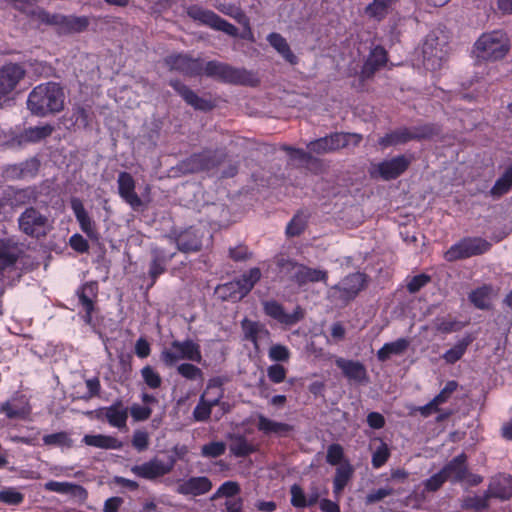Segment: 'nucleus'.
<instances>
[{
    "label": "nucleus",
    "mask_w": 512,
    "mask_h": 512,
    "mask_svg": "<svg viewBox=\"0 0 512 512\" xmlns=\"http://www.w3.org/2000/svg\"><path fill=\"white\" fill-rule=\"evenodd\" d=\"M478 57L496 61L505 57L509 51L506 34L500 30L484 33L475 43Z\"/></svg>",
    "instance_id": "5"
},
{
    "label": "nucleus",
    "mask_w": 512,
    "mask_h": 512,
    "mask_svg": "<svg viewBox=\"0 0 512 512\" xmlns=\"http://www.w3.org/2000/svg\"><path fill=\"white\" fill-rule=\"evenodd\" d=\"M176 461L177 458L172 455L168 457L167 462L154 457L140 465L132 466L131 472L139 478L154 481L169 474L173 470Z\"/></svg>",
    "instance_id": "11"
},
{
    "label": "nucleus",
    "mask_w": 512,
    "mask_h": 512,
    "mask_svg": "<svg viewBox=\"0 0 512 512\" xmlns=\"http://www.w3.org/2000/svg\"><path fill=\"white\" fill-rule=\"evenodd\" d=\"M512 190V163L506 167L489 191L494 199H499Z\"/></svg>",
    "instance_id": "35"
},
{
    "label": "nucleus",
    "mask_w": 512,
    "mask_h": 512,
    "mask_svg": "<svg viewBox=\"0 0 512 512\" xmlns=\"http://www.w3.org/2000/svg\"><path fill=\"white\" fill-rule=\"evenodd\" d=\"M367 285V276L361 272H355L347 275L340 284L333 287L339 292V298L342 301L349 302L353 300Z\"/></svg>",
    "instance_id": "15"
},
{
    "label": "nucleus",
    "mask_w": 512,
    "mask_h": 512,
    "mask_svg": "<svg viewBox=\"0 0 512 512\" xmlns=\"http://www.w3.org/2000/svg\"><path fill=\"white\" fill-rule=\"evenodd\" d=\"M213 487L211 480L206 476H193L182 480L176 487V492L184 496H202L207 494Z\"/></svg>",
    "instance_id": "21"
},
{
    "label": "nucleus",
    "mask_w": 512,
    "mask_h": 512,
    "mask_svg": "<svg viewBox=\"0 0 512 512\" xmlns=\"http://www.w3.org/2000/svg\"><path fill=\"white\" fill-rule=\"evenodd\" d=\"M227 157L224 149L203 148L191 154L178 164V170L183 174H197L218 168Z\"/></svg>",
    "instance_id": "2"
},
{
    "label": "nucleus",
    "mask_w": 512,
    "mask_h": 512,
    "mask_svg": "<svg viewBox=\"0 0 512 512\" xmlns=\"http://www.w3.org/2000/svg\"><path fill=\"white\" fill-rule=\"evenodd\" d=\"M387 61L388 55L384 47L380 45L374 47L361 68L359 74L360 81L365 82L372 79L375 73L386 65Z\"/></svg>",
    "instance_id": "18"
},
{
    "label": "nucleus",
    "mask_w": 512,
    "mask_h": 512,
    "mask_svg": "<svg viewBox=\"0 0 512 512\" xmlns=\"http://www.w3.org/2000/svg\"><path fill=\"white\" fill-rule=\"evenodd\" d=\"M45 490L57 492L61 494H70L79 499L87 498V490L78 484H73L69 482H57V481H49L44 485Z\"/></svg>",
    "instance_id": "32"
},
{
    "label": "nucleus",
    "mask_w": 512,
    "mask_h": 512,
    "mask_svg": "<svg viewBox=\"0 0 512 512\" xmlns=\"http://www.w3.org/2000/svg\"><path fill=\"white\" fill-rule=\"evenodd\" d=\"M216 8L221 13L234 18L238 23L249 26V19L241 8L233 4H220Z\"/></svg>",
    "instance_id": "49"
},
{
    "label": "nucleus",
    "mask_w": 512,
    "mask_h": 512,
    "mask_svg": "<svg viewBox=\"0 0 512 512\" xmlns=\"http://www.w3.org/2000/svg\"><path fill=\"white\" fill-rule=\"evenodd\" d=\"M408 345L409 342L404 338L397 339L394 342L386 343L382 348L378 350L377 358L379 361L384 362L388 360L392 355H401L406 351Z\"/></svg>",
    "instance_id": "40"
},
{
    "label": "nucleus",
    "mask_w": 512,
    "mask_h": 512,
    "mask_svg": "<svg viewBox=\"0 0 512 512\" xmlns=\"http://www.w3.org/2000/svg\"><path fill=\"white\" fill-rule=\"evenodd\" d=\"M98 294V284L95 281L86 282L78 290L77 295L79 302L82 305L85 312L94 311L95 305L94 300Z\"/></svg>",
    "instance_id": "36"
},
{
    "label": "nucleus",
    "mask_w": 512,
    "mask_h": 512,
    "mask_svg": "<svg viewBox=\"0 0 512 512\" xmlns=\"http://www.w3.org/2000/svg\"><path fill=\"white\" fill-rule=\"evenodd\" d=\"M43 442L47 446H60L70 448L73 445L72 439L64 431L45 435L43 437Z\"/></svg>",
    "instance_id": "50"
},
{
    "label": "nucleus",
    "mask_w": 512,
    "mask_h": 512,
    "mask_svg": "<svg viewBox=\"0 0 512 512\" xmlns=\"http://www.w3.org/2000/svg\"><path fill=\"white\" fill-rule=\"evenodd\" d=\"M410 141V128L400 127L379 138L378 145L385 149L391 146L406 144Z\"/></svg>",
    "instance_id": "34"
},
{
    "label": "nucleus",
    "mask_w": 512,
    "mask_h": 512,
    "mask_svg": "<svg viewBox=\"0 0 512 512\" xmlns=\"http://www.w3.org/2000/svg\"><path fill=\"white\" fill-rule=\"evenodd\" d=\"M354 474V467L350 464L348 460H345L341 463L335 472V476L333 479V493L336 497L342 493L348 482L352 479Z\"/></svg>",
    "instance_id": "31"
},
{
    "label": "nucleus",
    "mask_w": 512,
    "mask_h": 512,
    "mask_svg": "<svg viewBox=\"0 0 512 512\" xmlns=\"http://www.w3.org/2000/svg\"><path fill=\"white\" fill-rule=\"evenodd\" d=\"M48 218L36 208L30 206L18 218V226L25 235L40 238L46 236Z\"/></svg>",
    "instance_id": "12"
},
{
    "label": "nucleus",
    "mask_w": 512,
    "mask_h": 512,
    "mask_svg": "<svg viewBox=\"0 0 512 512\" xmlns=\"http://www.w3.org/2000/svg\"><path fill=\"white\" fill-rule=\"evenodd\" d=\"M141 376L145 384L151 389H157L162 384L161 376L150 365L141 369Z\"/></svg>",
    "instance_id": "54"
},
{
    "label": "nucleus",
    "mask_w": 512,
    "mask_h": 512,
    "mask_svg": "<svg viewBox=\"0 0 512 512\" xmlns=\"http://www.w3.org/2000/svg\"><path fill=\"white\" fill-rule=\"evenodd\" d=\"M261 270L257 267L251 268L248 272L244 273L238 281L243 286V292H246L248 294L255 284L260 280L261 278Z\"/></svg>",
    "instance_id": "51"
},
{
    "label": "nucleus",
    "mask_w": 512,
    "mask_h": 512,
    "mask_svg": "<svg viewBox=\"0 0 512 512\" xmlns=\"http://www.w3.org/2000/svg\"><path fill=\"white\" fill-rule=\"evenodd\" d=\"M411 159L405 155H398L389 160H384L375 166V171L371 172L374 176L375 173L385 180L390 181L401 176L410 166Z\"/></svg>",
    "instance_id": "14"
},
{
    "label": "nucleus",
    "mask_w": 512,
    "mask_h": 512,
    "mask_svg": "<svg viewBox=\"0 0 512 512\" xmlns=\"http://www.w3.org/2000/svg\"><path fill=\"white\" fill-rule=\"evenodd\" d=\"M241 327L244 333V339L251 341L256 347L258 344V335L260 333H264L265 335L269 334V331L264 327V325L256 321H251L247 318L241 322Z\"/></svg>",
    "instance_id": "45"
},
{
    "label": "nucleus",
    "mask_w": 512,
    "mask_h": 512,
    "mask_svg": "<svg viewBox=\"0 0 512 512\" xmlns=\"http://www.w3.org/2000/svg\"><path fill=\"white\" fill-rule=\"evenodd\" d=\"M70 206L73 213L78 221L81 230L90 238L97 237V231L95 229V223L88 215L83 202L80 198L72 197L70 199Z\"/></svg>",
    "instance_id": "27"
},
{
    "label": "nucleus",
    "mask_w": 512,
    "mask_h": 512,
    "mask_svg": "<svg viewBox=\"0 0 512 512\" xmlns=\"http://www.w3.org/2000/svg\"><path fill=\"white\" fill-rule=\"evenodd\" d=\"M240 492V485L235 481L224 482L211 497L216 500L220 497L232 498Z\"/></svg>",
    "instance_id": "53"
},
{
    "label": "nucleus",
    "mask_w": 512,
    "mask_h": 512,
    "mask_svg": "<svg viewBox=\"0 0 512 512\" xmlns=\"http://www.w3.org/2000/svg\"><path fill=\"white\" fill-rule=\"evenodd\" d=\"M151 261L149 263L148 276L152 280L153 285L158 277L167 270L168 262L175 256V252L167 254L162 248L153 247L150 251Z\"/></svg>",
    "instance_id": "24"
},
{
    "label": "nucleus",
    "mask_w": 512,
    "mask_h": 512,
    "mask_svg": "<svg viewBox=\"0 0 512 512\" xmlns=\"http://www.w3.org/2000/svg\"><path fill=\"white\" fill-rule=\"evenodd\" d=\"M229 448L231 453L236 457H246L254 452L253 446L248 443L247 439L242 435L234 436Z\"/></svg>",
    "instance_id": "48"
},
{
    "label": "nucleus",
    "mask_w": 512,
    "mask_h": 512,
    "mask_svg": "<svg viewBox=\"0 0 512 512\" xmlns=\"http://www.w3.org/2000/svg\"><path fill=\"white\" fill-rule=\"evenodd\" d=\"M212 410L204 399V394L201 395L198 404L193 410V418L198 422H207L210 419Z\"/></svg>",
    "instance_id": "58"
},
{
    "label": "nucleus",
    "mask_w": 512,
    "mask_h": 512,
    "mask_svg": "<svg viewBox=\"0 0 512 512\" xmlns=\"http://www.w3.org/2000/svg\"><path fill=\"white\" fill-rule=\"evenodd\" d=\"M458 388V382L455 380L448 381L445 385V387L437 394L433 399L434 403L438 406L441 404L446 403L451 395L457 390Z\"/></svg>",
    "instance_id": "63"
},
{
    "label": "nucleus",
    "mask_w": 512,
    "mask_h": 512,
    "mask_svg": "<svg viewBox=\"0 0 512 512\" xmlns=\"http://www.w3.org/2000/svg\"><path fill=\"white\" fill-rule=\"evenodd\" d=\"M344 449L338 443H333L328 446L326 454V462L332 466L340 465L343 463Z\"/></svg>",
    "instance_id": "56"
},
{
    "label": "nucleus",
    "mask_w": 512,
    "mask_h": 512,
    "mask_svg": "<svg viewBox=\"0 0 512 512\" xmlns=\"http://www.w3.org/2000/svg\"><path fill=\"white\" fill-rule=\"evenodd\" d=\"M491 244L482 238H464L451 246L444 254L447 261L453 262L459 259L469 258L475 255H481L487 252Z\"/></svg>",
    "instance_id": "10"
},
{
    "label": "nucleus",
    "mask_w": 512,
    "mask_h": 512,
    "mask_svg": "<svg viewBox=\"0 0 512 512\" xmlns=\"http://www.w3.org/2000/svg\"><path fill=\"white\" fill-rule=\"evenodd\" d=\"M160 359L166 366L171 367L181 359L201 363L203 358L200 345L192 339H186L184 341H172L171 348L164 349L161 352Z\"/></svg>",
    "instance_id": "6"
},
{
    "label": "nucleus",
    "mask_w": 512,
    "mask_h": 512,
    "mask_svg": "<svg viewBox=\"0 0 512 512\" xmlns=\"http://www.w3.org/2000/svg\"><path fill=\"white\" fill-rule=\"evenodd\" d=\"M203 73L207 77L229 84L254 86L257 82L254 75L246 69L235 68L216 60L208 61L203 66Z\"/></svg>",
    "instance_id": "4"
},
{
    "label": "nucleus",
    "mask_w": 512,
    "mask_h": 512,
    "mask_svg": "<svg viewBox=\"0 0 512 512\" xmlns=\"http://www.w3.org/2000/svg\"><path fill=\"white\" fill-rule=\"evenodd\" d=\"M390 457V451L386 443H381V445L376 449V451L372 455V466L374 468L382 467Z\"/></svg>",
    "instance_id": "64"
},
{
    "label": "nucleus",
    "mask_w": 512,
    "mask_h": 512,
    "mask_svg": "<svg viewBox=\"0 0 512 512\" xmlns=\"http://www.w3.org/2000/svg\"><path fill=\"white\" fill-rule=\"evenodd\" d=\"M327 279L328 272L326 270L311 268L304 264L298 266L297 272L291 275V281L299 287L305 286L308 283L326 282Z\"/></svg>",
    "instance_id": "26"
},
{
    "label": "nucleus",
    "mask_w": 512,
    "mask_h": 512,
    "mask_svg": "<svg viewBox=\"0 0 512 512\" xmlns=\"http://www.w3.org/2000/svg\"><path fill=\"white\" fill-rule=\"evenodd\" d=\"M117 184L120 197L130 205L134 211H138L144 206L142 199L135 192V180L130 173L125 171L120 172Z\"/></svg>",
    "instance_id": "17"
},
{
    "label": "nucleus",
    "mask_w": 512,
    "mask_h": 512,
    "mask_svg": "<svg viewBox=\"0 0 512 512\" xmlns=\"http://www.w3.org/2000/svg\"><path fill=\"white\" fill-rule=\"evenodd\" d=\"M83 442L88 446L102 449H121L123 444L120 440L108 435H85Z\"/></svg>",
    "instance_id": "38"
},
{
    "label": "nucleus",
    "mask_w": 512,
    "mask_h": 512,
    "mask_svg": "<svg viewBox=\"0 0 512 512\" xmlns=\"http://www.w3.org/2000/svg\"><path fill=\"white\" fill-rule=\"evenodd\" d=\"M23 253L20 244L12 238H0V264L2 269L13 266Z\"/></svg>",
    "instance_id": "28"
},
{
    "label": "nucleus",
    "mask_w": 512,
    "mask_h": 512,
    "mask_svg": "<svg viewBox=\"0 0 512 512\" xmlns=\"http://www.w3.org/2000/svg\"><path fill=\"white\" fill-rule=\"evenodd\" d=\"M473 342V337L468 334L459 340L452 348L443 354V359L446 363L454 364L462 358L468 346Z\"/></svg>",
    "instance_id": "44"
},
{
    "label": "nucleus",
    "mask_w": 512,
    "mask_h": 512,
    "mask_svg": "<svg viewBox=\"0 0 512 512\" xmlns=\"http://www.w3.org/2000/svg\"><path fill=\"white\" fill-rule=\"evenodd\" d=\"M442 471L447 481L451 483L464 482L468 474V456L464 452L455 456L443 466Z\"/></svg>",
    "instance_id": "23"
},
{
    "label": "nucleus",
    "mask_w": 512,
    "mask_h": 512,
    "mask_svg": "<svg viewBox=\"0 0 512 512\" xmlns=\"http://www.w3.org/2000/svg\"><path fill=\"white\" fill-rule=\"evenodd\" d=\"M92 118L93 112L90 106L75 104L71 109V115L68 119L70 125L67 128L74 131L77 129H87L90 127Z\"/></svg>",
    "instance_id": "29"
},
{
    "label": "nucleus",
    "mask_w": 512,
    "mask_h": 512,
    "mask_svg": "<svg viewBox=\"0 0 512 512\" xmlns=\"http://www.w3.org/2000/svg\"><path fill=\"white\" fill-rule=\"evenodd\" d=\"M169 85L195 110L207 112L212 110L215 106L211 100L198 96L193 90L178 79H171L169 81Z\"/></svg>",
    "instance_id": "19"
},
{
    "label": "nucleus",
    "mask_w": 512,
    "mask_h": 512,
    "mask_svg": "<svg viewBox=\"0 0 512 512\" xmlns=\"http://www.w3.org/2000/svg\"><path fill=\"white\" fill-rule=\"evenodd\" d=\"M177 249L185 254L200 252L203 248L204 231L195 226L182 230H172L166 236Z\"/></svg>",
    "instance_id": "8"
},
{
    "label": "nucleus",
    "mask_w": 512,
    "mask_h": 512,
    "mask_svg": "<svg viewBox=\"0 0 512 512\" xmlns=\"http://www.w3.org/2000/svg\"><path fill=\"white\" fill-rule=\"evenodd\" d=\"M257 429L264 434H275L279 437H286L294 430V427L287 423L273 421L264 415H258Z\"/></svg>",
    "instance_id": "30"
},
{
    "label": "nucleus",
    "mask_w": 512,
    "mask_h": 512,
    "mask_svg": "<svg viewBox=\"0 0 512 512\" xmlns=\"http://www.w3.org/2000/svg\"><path fill=\"white\" fill-rule=\"evenodd\" d=\"M97 419H106L108 423L117 428L126 426L128 409L124 407L121 400L115 401L109 407H102L96 411Z\"/></svg>",
    "instance_id": "22"
},
{
    "label": "nucleus",
    "mask_w": 512,
    "mask_h": 512,
    "mask_svg": "<svg viewBox=\"0 0 512 512\" xmlns=\"http://www.w3.org/2000/svg\"><path fill=\"white\" fill-rule=\"evenodd\" d=\"M264 313L277 320L279 323L291 326L298 323L304 317V312L297 306L293 313H286L282 304L276 300H267L262 303Z\"/></svg>",
    "instance_id": "16"
},
{
    "label": "nucleus",
    "mask_w": 512,
    "mask_h": 512,
    "mask_svg": "<svg viewBox=\"0 0 512 512\" xmlns=\"http://www.w3.org/2000/svg\"><path fill=\"white\" fill-rule=\"evenodd\" d=\"M187 15L194 21L206 25L216 31H222L231 37L238 36V28L221 18L215 12L204 9L198 5H191L186 10Z\"/></svg>",
    "instance_id": "9"
},
{
    "label": "nucleus",
    "mask_w": 512,
    "mask_h": 512,
    "mask_svg": "<svg viewBox=\"0 0 512 512\" xmlns=\"http://www.w3.org/2000/svg\"><path fill=\"white\" fill-rule=\"evenodd\" d=\"M65 94L55 82H47L34 87L28 95L27 107L33 115L44 117L63 110Z\"/></svg>",
    "instance_id": "1"
},
{
    "label": "nucleus",
    "mask_w": 512,
    "mask_h": 512,
    "mask_svg": "<svg viewBox=\"0 0 512 512\" xmlns=\"http://www.w3.org/2000/svg\"><path fill=\"white\" fill-rule=\"evenodd\" d=\"M488 288L482 287L472 291L469 294V300L479 309H485L488 307Z\"/></svg>",
    "instance_id": "60"
},
{
    "label": "nucleus",
    "mask_w": 512,
    "mask_h": 512,
    "mask_svg": "<svg viewBox=\"0 0 512 512\" xmlns=\"http://www.w3.org/2000/svg\"><path fill=\"white\" fill-rule=\"evenodd\" d=\"M226 451V445L224 442L216 441L205 444L201 448V455L203 457L217 458L223 455Z\"/></svg>",
    "instance_id": "57"
},
{
    "label": "nucleus",
    "mask_w": 512,
    "mask_h": 512,
    "mask_svg": "<svg viewBox=\"0 0 512 512\" xmlns=\"http://www.w3.org/2000/svg\"><path fill=\"white\" fill-rule=\"evenodd\" d=\"M90 24L87 16L64 15L61 33L73 34L85 31Z\"/></svg>",
    "instance_id": "41"
},
{
    "label": "nucleus",
    "mask_w": 512,
    "mask_h": 512,
    "mask_svg": "<svg viewBox=\"0 0 512 512\" xmlns=\"http://www.w3.org/2000/svg\"><path fill=\"white\" fill-rule=\"evenodd\" d=\"M55 128L51 124L25 128L20 134L16 135L12 141L19 146L27 143H37L52 135Z\"/></svg>",
    "instance_id": "25"
},
{
    "label": "nucleus",
    "mask_w": 512,
    "mask_h": 512,
    "mask_svg": "<svg viewBox=\"0 0 512 512\" xmlns=\"http://www.w3.org/2000/svg\"><path fill=\"white\" fill-rule=\"evenodd\" d=\"M307 215L298 211L286 227V235L289 238L300 236L307 227Z\"/></svg>",
    "instance_id": "46"
},
{
    "label": "nucleus",
    "mask_w": 512,
    "mask_h": 512,
    "mask_svg": "<svg viewBox=\"0 0 512 512\" xmlns=\"http://www.w3.org/2000/svg\"><path fill=\"white\" fill-rule=\"evenodd\" d=\"M490 485L493 487L495 498L508 500L512 497V477L500 475L495 477Z\"/></svg>",
    "instance_id": "42"
},
{
    "label": "nucleus",
    "mask_w": 512,
    "mask_h": 512,
    "mask_svg": "<svg viewBox=\"0 0 512 512\" xmlns=\"http://www.w3.org/2000/svg\"><path fill=\"white\" fill-rule=\"evenodd\" d=\"M38 194L35 188L27 187L15 190L9 198L12 207H20L33 204L37 201Z\"/></svg>",
    "instance_id": "43"
},
{
    "label": "nucleus",
    "mask_w": 512,
    "mask_h": 512,
    "mask_svg": "<svg viewBox=\"0 0 512 512\" xmlns=\"http://www.w3.org/2000/svg\"><path fill=\"white\" fill-rule=\"evenodd\" d=\"M335 365L341 370L343 376L349 381H353L359 384H366L369 381V376L365 365L358 360H350L339 357L335 360Z\"/></svg>",
    "instance_id": "20"
},
{
    "label": "nucleus",
    "mask_w": 512,
    "mask_h": 512,
    "mask_svg": "<svg viewBox=\"0 0 512 512\" xmlns=\"http://www.w3.org/2000/svg\"><path fill=\"white\" fill-rule=\"evenodd\" d=\"M489 503L484 502L480 496H468L463 499L461 507L465 510H474L476 512L489 508Z\"/></svg>",
    "instance_id": "62"
},
{
    "label": "nucleus",
    "mask_w": 512,
    "mask_h": 512,
    "mask_svg": "<svg viewBox=\"0 0 512 512\" xmlns=\"http://www.w3.org/2000/svg\"><path fill=\"white\" fill-rule=\"evenodd\" d=\"M177 372L187 380H203L202 370L191 363H182L177 367Z\"/></svg>",
    "instance_id": "52"
},
{
    "label": "nucleus",
    "mask_w": 512,
    "mask_h": 512,
    "mask_svg": "<svg viewBox=\"0 0 512 512\" xmlns=\"http://www.w3.org/2000/svg\"><path fill=\"white\" fill-rule=\"evenodd\" d=\"M24 495L13 488L0 491V502L8 505H19L23 502Z\"/></svg>",
    "instance_id": "61"
},
{
    "label": "nucleus",
    "mask_w": 512,
    "mask_h": 512,
    "mask_svg": "<svg viewBox=\"0 0 512 512\" xmlns=\"http://www.w3.org/2000/svg\"><path fill=\"white\" fill-rule=\"evenodd\" d=\"M269 44L290 64L298 62L297 56L292 52L287 40L279 33L273 32L267 36Z\"/></svg>",
    "instance_id": "33"
},
{
    "label": "nucleus",
    "mask_w": 512,
    "mask_h": 512,
    "mask_svg": "<svg viewBox=\"0 0 512 512\" xmlns=\"http://www.w3.org/2000/svg\"><path fill=\"white\" fill-rule=\"evenodd\" d=\"M363 140L362 134L354 132H333L324 137L310 141L307 149L317 155L329 154L346 149L350 146L358 147Z\"/></svg>",
    "instance_id": "3"
},
{
    "label": "nucleus",
    "mask_w": 512,
    "mask_h": 512,
    "mask_svg": "<svg viewBox=\"0 0 512 512\" xmlns=\"http://www.w3.org/2000/svg\"><path fill=\"white\" fill-rule=\"evenodd\" d=\"M275 264L282 272L290 276L297 272L298 266H301V263L296 262L284 254L275 256Z\"/></svg>",
    "instance_id": "55"
},
{
    "label": "nucleus",
    "mask_w": 512,
    "mask_h": 512,
    "mask_svg": "<svg viewBox=\"0 0 512 512\" xmlns=\"http://www.w3.org/2000/svg\"><path fill=\"white\" fill-rule=\"evenodd\" d=\"M441 126L434 123H425L410 128L411 141L430 140L441 134Z\"/></svg>",
    "instance_id": "37"
},
{
    "label": "nucleus",
    "mask_w": 512,
    "mask_h": 512,
    "mask_svg": "<svg viewBox=\"0 0 512 512\" xmlns=\"http://www.w3.org/2000/svg\"><path fill=\"white\" fill-rule=\"evenodd\" d=\"M393 2L394 0H373L366 7V12L370 17L382 20L387 16Z\"/></svg>",
    "instance_id": "47"
},
{
    "label": "nucleus",
    "mask_w": 512,
    "mask_h": 512,
    "mask_svg": "<svg viewBox=\"0 0 512 512\" xmlns=\"http://www.w3.org/2000/svg\"><path fill=\"white\" fill-rule=\"evenodd\" d=\"M26 70L19 63H7L0 67V108L12 99V94L25 78Z\"/></svg>",
    "instance_id": "7"
},
{
    "label": "nucleus",
    "mask_w": 512,
    "mask_h": 512,
    "mask_svg": "<svg viewBox=\"0 0 512 512\" xmlns=\"http://www.w3.org/2000/svg\"><path fill=\"white\" fill-rule=\"evenodd\" d=\"M216 292L223 300L232 301L241 300L247 295L238 279L217 286Z\"/></svg>",
    "instance_id": "39"
},
{
    "label": "nucleus",
    "mask_w": 512,
    "mask_h": 512,
    "mask_svg": "<svg viewBox=\"0 0 512 512\" xmlns=\"http://www.w3.org/2000/svg\"><path fill=\"white\" fill-rule=\"evenodd\" d=\"M165 65L170 71H178L189 77L203 74V63L199 58H192L187 54H172L164 58Z\"/></svg>",
    "instance_id": "13"
},
{
    "label": "nucleus",
    "mask_w": 512,
    "mask_h": 512,
    "mask_svg": "<svg viewBox=\"0 0 512 512\" xmlns=\"http://www.w3.org/2000/svg\"><path fill=\"white\" fill-rule=\"evenodd\" d=\"M281 150L287 152L292 160H298L302 166L307 162V160H313L312 154L314 153L310 152V150L307 152L301 148H295L286 144L281 146Z\"/></svg>",
    "instance_id": "59"
}]
</instances>
